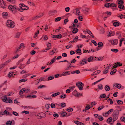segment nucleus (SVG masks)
I'll return each mask as SVG.
<instances>
[{
  "label": "nucleus",
  "instance_id": "1",
  "mask_svg": "<svg viewBox=\"0 0 125 125\" xmlns=\"http://www.w3.org/2000/svg\"><path fill=\"white\" fill-rule=\"evenodd\" d=\"M19 6L20 8L15 5L12 6L10 5L8 7L9 9L11 10L13 13H15L16 10H18L21 12H22L23 10H27L29 9L28 7L26 6L22 3H20L19 4Z\"/></svg>",
  "mask_w": 125,
  "mask_h": 125
},
{
  "label": "nucleus",
  "instance_id": "2",
  "mask_svg": "<svg viewBox=\"0 0 125 125\" xmlns=\"http://www.w3.org/2000/svg\"><path fill=\"white\" fill-rule=\"evenodd\" d=\"M119 112L118 111H116L113 112V119L114 121H115L118 118Z\"/></svg>",
  "mask_w": 125,
  "mask_h": 125
},
{
  "label": "nucleus",
  "instance_id": "3",
  "mask_svg": "<svg viewBox=\"0 0 125 125\" xmlns=\"http://www.w3.org/2000/svg\"><path fill=\"white\" fill-rule=\"evenodd\" d=\"M7 25L8 27L11 28H13L15 26L14 22L10 20H8L7 21Z\"/></svg>",
  "mask_w": 125,
  "mask_h": 125
},
{
  "label": "nucleus",
  "instance_id": "4",
  "mask_svg": "<svg viewBox=\"0 0 125 125\" xmlns=\"http://www.w3.org/2000/svg\"><path fill=\"white\" fill-rule=\"evenodd\" d=\"M46 115L43 113H41L38 114L37 117L38 118L41 119L42 118H44L46 117Z\"/></svg>",
  "mask_w": 125,
  "mask_h": 125
},
{
  "label": "nucleus",
  "instance_id": "5",
  "mask_svg": "<svg viewBox=\"0 0 125 125\" xmlns=\"http://www.w3.org/2000/svg\"><path fill=\"white\" fill-rule=\"evenodd\" d=\"M83 83L82 82H79L77 83L76 86L78 87L79 89L80 90H82L83 89V87L82 86Z\"/></svg>",
  "mask_w": 125,
  "mask_h": 125
},
{
  "label": "nucleus",
  "instance_id": "6",
  "mask_svg": "<svg viewBox=\"0 0 125 125\" xmlns=\"http://www.w3.org/2000/svg\"><path fill=\"white\" fill-rule=\"evenodd\" d=\"M109 42L112 45H115L117 44L118 42V39H115L113 40H111Z\"/></svg>",
  "mask_w": 125,
  "mask_h": 125
},
{
  "label": "nucleus",
  "instance_id": "7",
  "mask_svg": "<svg viewBox=\"0 0 125 125\" xmlns=\"http://www.w3.org/2000/svg\"><path fill=\"white\" fill-rule=\"evenodd\" d=\"M79 63L80 64L82 65L87 63V59L85 58L83 59Z\"/></svg>",
  "mask_w": 125,
  "mask_h": 125
},
{
  "label": "nucleus",
  "instance_id": "8",
  "mask_svg": "<svg viewBox=\"0 0 125 125\" xmlns=\"http://www.w3.org/2000/svg\"><path fill=\"white\" fill-rule=\"evenodd\" d=\"M5 3L3 0H0V6L2 8H4L5 7Z\"/></svg>",
  "mask_w": 125,
  "mask_h": 125
},
{
  "label": "nucleus",
  "instance_id": "9",
  "mask_svg": "<svg viewBox=\"0 0 125 125\" xmlns=\"http://www.w3.org/2000/svg\"><path fill=\"white\" fill-rule=\"evenodd\" d=\"M115 34L114 32L111 31H110V32L107 34V35L108 37L114 36L115 35Z\"/></svg>",
  "mask_w": 125,
  "mask_h": 125
},
{
  "label": "nucleus",
  "instance_id": "10",
  "mask_svg": "<svg viewBox=\"0 0 125 125\" xmlns=\"http://www.w3.org/2000/svg\"><path fill=\"white\" fill-rule=\"evenodd\" d=\"M122 65V64H120L119 62H117L116 63H115V65L113 66L114 68H115L118 66H121Z\"/></svg>",
  "mask_w": 125,
  "mask_h": 125
},
{
  "label": "nucleus",
  "instance_id": "11",
  "mask_svg": "<svg viewBox=\"0 0 125 125\" xmlns=\"http://www.w3.org/2000/svg\"><path fill=\"white\" fill-rule=\"evenodd\" d=\"M118 4H119V5L118 6V7L119 8L121 9H123L125 7L123 4L120 3V2L118 3Z\"/></svg>",
  "mask_w": 125,
  "mask_h": 125
},
{
  "label": "nucleus",
  "instance_id": "12",
  "mask_svg": "<svg viewBox=\"0 0 125 125\" xmlns=\"http://www.w3.org/2000/svg\"><path fill=\"white\" fill-rule=\"evenodd\" d=\"M94 59V57L92 56H90L87 59V61L89 62H92Z\"/></svg>",
  "mask_w": 125,
  "mask_h": 125
},
{
  "label": "nucleus",
  "instance_id": "13",
  "mask_svg": "<svg viewBox=\"0 0 125 125\" xmlns=\"http://www.w3.org/2000/svg\"><path fill=\"white\" fill-rule=\"evenodd\" d=\"M114 85L119 89H120L121 86V84L120 83H116Z\"/></svg>",
  "mask_w": 125,
  "mask_h": 125
},
{
  "label": "nucleus",
  "instance_id": "14",
  "mask_svg": "<svg viewBox=\"0 0 125 125\" xmlns=\"http://www.w3.org/2000/svg\"><path fill=\"white\" fill-rule=\"evenodd\" d=\"M2 16L4 18H7L8 16V14L7 12H4L2 14Z\"/></svg>",
  "mask_w": 125,
  "mask_h": 125
},
{
  "label": "nucleus",
  "instance_id": "15",
  "mask_svg": "<svg viewBox=\"0 0 125 125\" xmlns=\"http://www.w3.org/2000/svg\"><path fill=\"white\" fill-rule=\"evenodd\" d=\"M69 72H70L69 71L64 72L62 73V76H64L69 75L70 74V73H69Z\"/></svg>",
  "mask_w": 125,
  "mask_h": 125
},
{
  "label": "nucleus",
  "instance_id": "16",
  "mask_svg": "<svg viewBox=\"0 0 125 125\" xmlns=\"http://www.w3.org/2000/svg\"><path fill=\"white\" fill-rule=\"evenodd\" d=\"M119 22L117 21H115L113 23V25L115 26H119Z\"/></svg>",
  "mask_w": 125,
  "mask_h": 125
},
{
  "label": "nucleus",
  "instance_id": "17",
  "mask_svg": "<svg viewBox=\"0 0 125 125\" xmlns=\"http://www.w3.org/2000/svg\"><path fill=\"white\" fill-rule=\"evenodd\" d=\"M67 114L66 112H63L61 113L60 115L61 116L64 117Z\"/></svg>",
  "mask_w": 125,
  "mask_h": 125
},
{
  "label": "nucleus",
  "instance_id": "18",
  "mask_svg": "<svg viewBox=\"0 0 125 125\" xmlns=\"http://www.w3.org/2000/svg\"><path fill=\"white\" fill-rule=\"evenodd\" d=\"M1 99L3 101L5 102H6V100H7L8 99L6 95H5L2 97Z\"/></svg>",
  "mask_w": 125,
  "mask_h": 125
},
{
  "label": "nucleus",
  "instance_id": "19",
  "mask_svg": "<svg viewBox=\"0 0 125 125\" xmlns=\"http://www.w3.org/2000/svg\"><path fill=\"white\" fill-rule=\"evenodd\" d=\"M43 13H42L41 14H40L39 16H37L35 17H34L33 19L34 20H35L36 19H37L38 18H40L43 15Z\"/></svg>",
  "mask_w": 125,
  "mask_h": 125
},
{
  "label": "nucleus",
  "instance_id": "20",
  "mask_svg": "<svg viewBox=\"0 0 125 125\" xmlns=\"http://www.w3.org/2000/svg\"><path fill=\"white\" fill-rule=\"evenodd\" d=\"M104 88L105 90L107 91H109L110 89V87L107 85H106L105 86Z\"/></svg>",
  "mask_w": 125,
  "mask_h": 125
},
{
  "label": "nucleus",
  "instance_id": "21",
  "mask_svg": "<svg viewBox=\"0 0 125 125\" xmlns=\"http://www.w3.org/2000/svg\"><path fill=\"white\" fill-rule=\"evenodd\" d=\"M125 38H123L121 39L120 40V43H119V46H121L122 42L123 41H125Z\"/></svg>",
  "mask_w": 125,
  "mask_h": 125
},
{
  "label": "nucleus",
  "instance_id": "22",
  "mask_svg": "<svg viewBox=\"0 0 125 125\" xmlns=\"http://www.w3.org/2000/svg\"><path fill=\"white\" fill-rule=\"evenodd\" d=\"M74 122L77 125H84L83 123L78 121H75Z\"/></svg>",
  "mask_w": 125,
  "mask_h": 125
},
{
  "label": "nucleus",
  "instance_id": "23",
  "mask_svg": "<svg viewBox=\"0 0 125 125\" xmlns=\"http://www.w3.org/2000/svg\"><path fill=\"white\" fill-rule=\"evenodd\" d=\"M113 119L112 117H110L107 120V122L108 123H109L112 121Z\"/></svg>",
  "mask_w": 125,
  "mask_h": 125
},
{
  "label": "nucleus",
  "instance_id": "24",
  "mask_svg": "<svg viewBox=\"0 0 125 125\" xmlns=\"http://www.w3.org/2000/svg\"><path fill=\"white\" fill-rule=\"evenodd\" d=\"M12 122L11 121H8L6 123L7 125H12Z\"/></svg>",
  "mask_w": 125,
  "mask_h": 125
},
{
  "label": "nucleus",
  "instance_id": "25",
  "mask_svg": "<svg viewBox=\"0 0 125 125\" xmlns=\"http://www.w3.org/2000/svg\"><path fill=\"white\" fill-rule=\"evenodd\" d=\"M42 38H43L44 40H46L48 39V37L46 35H44L41 38V39Z\"/></svg>",
  "mask_w": 125,
  "mask_h": 125
},
{
  "label": "nucleus",
  "instance_id": "26",
  "mask_svg": "<svg viewBox=\"0 0 125 125\" xmlns=\"http://www.w3.org/2000/svg\"><path fill=\"white\" fill-rule=\"evenodd\" d=\"M55 57H55L52 60L51 62L50 63V64H52L55 61Z\"/></svg>",
  "mask_w": 125,
  "mask_h": 125
},
{
  "label": "nucleus",
  "instance_id": "27",
  "mask_svg": "<svg viewBox=\"0 0 125 125\" xmlns=\"http://www.w3.org/2000/svg\"><path fill=\"white\" fill-rule=\"evenodd\" d=\"M78 31V29L77 28H74V29H73V33H75L77 32Z\"/></svg>",
  "mask_w": 125,
  "mask_h": 125
},
{
  "label": "nucleus",
  "instance_id": "28",
  "mask_svg": "<svg viewBox=\"0 0 125 125\" xmlns=\"http://www.w3.org/2000/svg\"><path fill=\"white\" fill-rule=\"evenodd\" d=\"M6 103H12V102L11 100L10 99H8L6 101Z\"/></svg>",
  "mask_w": 125,
  "mask_h": 125
},
{
  "label": "nucleus",
  "instance_id": "29",
  "mask_svg": "<svg viewBox=\"0 0 125 125\" xmlns=\"http://www.w3.org/2000/svg\"><path fill=\"white\" fill-rule=\"evenodd\" d=\"M98 47H101L103 45V43L101 42H99L98 43Z\"/></svg>",
  "mask_w": 125,
  "mask_h": 125
},
{
  "label": "nucleus",
  "instance_id": "30",
  "mask_svg": "<svg viewBox=\"0 0 125 125\" xmlns=\"http://www.w3.org/2000/svg\"><path fill=\"white\" fill-rule=\"evenodd\" d=\"M105 6L107 8L111 7V3H108L105 4Z\"/></svg>",
  "mask_w": 125,
  "mask_h": 125
},
{
  "label": "nucleus",
  "instance_id": "31",
  "mask_svg": "<svg viewBox=\"0 0 125 125\" xmlns=\"http://www.w3.org/2000/svg\"><path fill=\"white\" fill-rule=\"evenodd\" d=\"M78 36H76V37L74 38L73 40L74 42H76L78 40Z\"/></svg>",
  "mask_w": 125,
  "mask_h": 125
},
{
  "label": "nucleus",
  "instance_id": "32",
  "mask_svg": "<svg viewBox=\"0 0 125 125\" xmlns=\"http://www.w3.org/2000/svg\"><path fill=\"white\" fill-rule=\"evenodd\" d=\"M113 111V109H111L109 111H108L107 112V115H109Z\"/></svg>",
  "mask_w": 125,
  "mask_h": 125
},
{
  "label": "nucleus",
  "instance_id": "33",
  "mask_svg": "<svg viewBox=\"0 0 125 125\" xmlns=\"http://www.w3.org/2000/svg\"><path fill=\"white\" fill-rule=\"evenodd\" d=\"M102 86L103 85L101 84H100L98 85V88L100 90H102L103 89Z\"/></svg>",
  "mask_w": 125,
  "mask_h": 125
},
{
  "label": "nucleus",
  "instance_id": "34",
  "mask_svg": "<svg viewBox=\"0 0 125 125\" xmlns=\"http://www.w3.org/2000/svg\"><path fill=\"white\" fill-rule=\"evenodd\" d=\"M92 42L93 43L94 45L97 46V43L94 40H93L92 41Z\"/></svg>",
  "mask_w": 125,
  "mask_h": 125
},
{
  "label": "nucleus",
  "instance_id": "35",
  "mask_svg": "<svg viewBox=\"0 0 125 125\" xmlns=\"http://www.w3.org/2000/svg\"><path fill=\"white\" fill-rule=\"evenodd\" d=\"M98 119L100 121H102L103 119V118L101 116L99 115L98 116Z\"/></svg>",
  "mask_w": 125,
  "mask_h": 125
},
{
  "label": "nucleus",
  "instance_id": "36",
  "mask_svg": "<svg viewBox=\"0 0 125 125\" xmlns=\"http://www.w3.org/2000/svg\"><path fill=\"white\" fill-rule=\"evenodd\" d=\"M67 110L68 112H72L73 111V109L72 108L69 107L67 109Z\"/></svg>",
  "mask_w": 125,
  "mask_h": 125
},
{
  "label": "nucleus",
  "instance_id": "37",
  "mask_svg": "<svg viewBox=\"0 0 125 125\" xmlns=\"http://www.w3.org/2000/svg\"><path fill=\"white\" fill-rule=\"evenodd\" d=\"M66 97V95L65 94H63L60 96V97L62 99H64Z\"/></svg>",
  "mask_w": 125,
  "mask_h": 125
},
{
  "label": "nucleus",
  "instance_id": "38",
  "mask_svg": "<svg viewBox=\"0 0 125 125\" xmlns=\"http://www.w3.org/2000/svg\"><path fill=\"white\" fill-rule=\"evenodd\" d=\"M22 106L24 107L25 109L28 110L30 109V106Z\"/></svg>",
  "mask_w": 125,
  "mask_h": 125
},
{
  "label": "nucleus",
  "instance_id": "39",
  "mask_svg": "<svg viewBox=\"0 0 125 125\" xmlns=\"http://www.w3.org/2000/svg\"><path fill=\"white\" fill-rule=\"evenodd\" d=\"M77 53H81V50L80 49H78L76 50Z\"/></svg>",
  "mask_w": 125,
  "mask_h": 125
},
{
  "label": "nucleus",
  "instance_id": "40",
  "mask_svg": "<svg viewBox=\"0 0 125 125\" xmlns=\"http://www.w3.org/2000/svg\"><path fill=\"white\" fill-rule=\"evenodd\" d=\"M21 34V33L20 32H18L17 33L16 35V36H15V37L17 38H18L19 37L20 35Z\"/></svg>",
  "mask_w": 125,
  "mask_h": 125
},
{
  "label": "nucleus",
  "instance_id": "41",
  "mask_svg": "<svg viewBox=\"0 0 125 125\" xmlns=\"http://www.w3.org/2000/svg\"><path fill=\"white\" fill-rule=\"evenodd\" d=\"M61 19V17H58L55 18V21H60Z\"/></svg>",
  "mask_w": 125,
  "mask_h": 125
},
{
  "label": "nucleus",
  "instance_id": "42",
  "mask_svg": "<svg viewBox=\"0 0 125 125\" xmlns=\"http://www.w3.org/2000/svg\"><path fill=\"white\" fill-rule=\"evenodd\" d=\"M111 50L112 51L114 52L115 53L117 52L118 51V49H112Z\"/></svg>",
  "mask_w": 125,
  "mask_h": 125
},
{
  "label": "nucleus",
  "instance_id": "43",
  "mask_svg": "<svg viewBox=\"0 0 125 125\" xmlns=\"http://www.w3.org/2000/svg\"><path fill=\"white\" fill-rule=\"evenodd\" d=\"M117 2H118V3L120 2V3L122 4H123L124 3V2L122 0H118L117 1Z\"/></svg>",
  "mask_w": 125,
  "mask_h": 125
},
{
  "label": "nucleus",
  "instance_id": "44",
  "mask_svg": "<svg viewBox=\"0 0 125 125\" xmlns=\"http://www.w3.org/2000/svg\"><path fill=\"white\" fill-rule=\"evenodd\" d=\"M117 102L118 104H122L123 103V102L122 101L120 100H118L117 101Z\"/></svg>",
  "mask_w": 125,
  "mask_h": 125
},
{
  "label": "nucleus",
  "instance_id": "45",
  "mask_svg": "<svg viewBox=\"0 0 125 125\" xmlns=\"http://www.w3.org/2000/svg\"><path fill=\"white\" fill-rule=\"evenodd\" d=\"M27 79H22L20 80L19 81V83H21L23 82H26L27 81Z\"/></svg>",
  "mask_w": 125,
  "mask_h": 125
},
{
  "label": "nucleus",
  "instance_id": "46",
  "mask_svg": "<svg viewBox=\"0 0 125 125\" xmlns=\"http://www.w3.org/2000/svg\"><path fill=\"white\" fill-rule=\"evenodd\" d=\"M66 106V104L65 103H61V106L62 107H65Z\"/></svg>",
  "mask_w": 125,
  "mask_h": 125
},
{
  "label": "nucleus",
  "instance_id": "47",
  "mask_svg": "<svg viewBox=\"0 0 125 125\" xmlns=\"http://www.w3.org/2000/svg\"><path fill=\"white\" fill-rule=\"evenodd\" d=\"M21 48V47H18V48H16V50L15 52V54L17 53V52Z\"/></svg>",
  "mask_w": 125,
  "mask_h": 125
},
{
  "label": "nucleus",
  "instance_id": "48",
  "mask_svg": "<svg viewBox=\"0 0 125 125\" xmlns=\"http://www.w3.org/2000/svg\"><path fill=\"white\" fill-rule=\"evenodd\" d=\"M116 70H114L112 71H111L110 73V74L111 75L113 74L114 73H115V72H116Z\"/></svg>",
  "mask_w": 125,
  "mask_h": 125
},
{
  "label": "nucleus",
  "instance_id": "49",
  "mask_svg": "<svg viewBox=\"0 0 125 125\" xmlns=\"http://www.w3.org/2000/svg\"><path fill=\"white\" fill-rule=\"evenodd\" d=\"M4 114H6V115H11L6 110H5L4 111Z\"/></svg>",
  "mask_w": 125,
  "mask_h": 125
},
{
  "label": "nucleus",
  "instance_id": "50",
  "mask_svg": "<svg viewBox=\"0 0 125 125\" xmlns=\"http://www.w3.org/2000/svg\"><path fill=\"white\" fill-rule=\"evenodd\" d=\"M37 93L36 91H32L31 92V93H30V94H35Z\"/></svg>",
  "mask_w": 125,
  "mask_h": 125
},
{
  "label": "nucleus",
  "instance_id": "51",
  "mask_svg": "<svg viewBox=\"0 0 125 125\" xmlns=\"http://www.w3.org/2000/svg\"><path fill=\"white\" fill-rule=\"evenodd\" d=\"M120 119L121 121H124V122L125 123V117H121L120 118Z\"/></svg>",
  "mask_w": 125,
  "mask_h": 125
},
{
  "label": "nucleus",
  "instance_id": "52",
  "mask_svg": "<svg viewBox=\"0 0 125 125\" xmlns=\"http://www.w3.org/2000/svg\"><path fill=\"white\" fill-rule=\"evenodd\" d=\"M12 114L13 115L15 116H17L18 115V114L17 113L14 111L13 112Z\"/></svg>",
  "mask_w": 125,
  "mask_h": 125
},
{
  "label": "nucleus",
  "instance_id": "53",
  "mask_svg": "<svg viewBox=\"0 0 125 125\" xmlns=\"http://www.w3.org/2000/svg\"><path fill=\"white\" fill-rule=\"evenodd\" d=\"M54 78L53 76H50L48 78V79L49 80H50L53 79Z\"/></svg>",
  "mask_w": 125,
  "mask_h": 125
},
{
  "label": "nucleus",
  "instance_id": "54",
  "mask_svg": "<svg viewBox=\"0 0 125 125\" xmlns=\"http://www.w3.org/2000/svg\"><path fill=\"white\" fill-rule=\"evenodd\" d=\"M22 113H25V114H29V113L28 111H24L22 112Z\"/></svg>",
  "mask_w": 125,
  "mask_h": 125
},
{
  "label": "nucleus",
  "instance_id": "55",
  "mask_svg": "<svg viewBox=\"0 0 125 125\" xmlns=\"http://www.w3.org/2000/svg\"><path fill=\"white\" fill-rule=\"evenodd\" d=\"M104 107L103 106H100V107H98V110L99 111H100L102 109H103L104 108Z\"/></svg>",
  "mask_w": 125,
  "mask_h": 125
},
{
  "label": "nucleus",
  "instance_id": "56",
  "mask_svg": "<svg viewBox=\"0 0 125 125\" xmlns=\"http://www.w3.org/2000/svg\"><path fill=\"white\" fill-rule=\"evenodd\" d=\"M70 9V8L69 7H67L65 9V11L67 12H68L69 11Z\"/></svg>",
  "mask_w": 125,
  "mask_h": 125
},
{
  "label": "nucleus",
  "instance_id": "57",
  "mask_svg": "<svg viewBox=\"0 0 125 125\" xmlns=\"http://www.w3.org/2000/svg\"><path fill=\"white\" fill-rule=\"evenodd\" d=\"M120 15H119L118 16L119 17H120L121 19H122L124 18L123 17L124 16L122 14H120Z\"/></svg>",
  "mask_w": 125,
  "mask_h": 125
},
{
  "label": "nucleus",
  "instance_id": "58",
  "mask_svg": "<svg viewBox=\"0 0 125 125\" xmlns=\"http://www.w3.org/2000/svg\"><path fill=\"white\" fill-rule=\"evenodd\" d=\"M80 12L78 9H77L76 10V13L77 15H79Z\"/></svg>",
  "mask_w": 125,
  "mask_h": 125
},
{
  "label": "nucleus",
  "instance_id": "59",
  "mask_svg": "<svg viewBox=\"0 0 125 125\" xmlns=\"http://www.w3.org/2000/svg\"><path fill=\"white\" fill-rule=\"evenodd\" d=\"M46 87V86L45 85H42L39 86L38 88H41L43 87Z\"/></svg>",
  "mask_w": 125,
  "mask_h": 125
},
{
  "label": "nucleus",
  "instance_id": "60",
  "mask_svg": "<svg viewBox=\"0 0 125 125\" xmlns=\"http://www.w3.org/2000/svg\"><path fill=\"white\" fill-rule=\"evenodd\" d=\"M10 2H11L12 3H14L15 2V0H7Z\"/></svg>",
  "mask_w": 125,
  "mask_h": 125
},
{
  "label": "nucleus",
  "instance_id": "61",
  "mask_svg": "<svg viewBox=\"0 0 125 125\" xmlns=\"http://www.w3.org/2000/svg\"><path fill=\"white\" fill-rule=\"evenodd\" d=\"M105 96L106 95L105 94H103L101 95L100 97L101 98H104L105 97Z\"/></svg>",
  "mask_w": 125,
  "mask_h": 125
},
{
  "label": "nucleus",
  "instance_id": "62",
  "mask_svg": "<svg viewBox=\"0 0 125 125\" xmlns=\"http://www.w3.org/2000/svg\"><path fill=\"white\" fill-rule=\"evenodd\" d=\"M51 106L52 108H54L55 107V104L53 103H52L51 104Z\"/></svg>",
  "mask_w": 125,
  "mask_h": 125
},
{
  "label": "nucleus",
  "instance_id": "63",
  "mask_svg": "<svg viewBox=\"0 0 125 125\" xmlns=\"http://www.w3.org/2000/svg\"><path fill=\"white\" fill-rule=\"evenodd\" d=\"M90 108V106L89 105H87L85 107V111H86V110H88Z\"/></svg>",
  "mask_w": 125,
  "mask_h": 125
},
{
  "label": "nucleus",
  "instance_id": "64",
  "mask_svg": "<svg viewBox=\"0 0 125 125\" xmlns=\"http://www.w3.org/2000/svg\"><path fill=\"white\" fill-rule=\"evenodd\" d=\"M116 6V5L114 3L111 4V7H115Z\"/></svg>",
  "mask_w": 125,
  "mask_h": 125
}]
</instances>
